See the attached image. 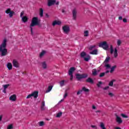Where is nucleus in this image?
Segmentation results:
<instances>
[{
  "label": "nucleus",
  "mask_w": 129,
  "mask_h": 129,
  "mask_svg": "<svg viewBox=\"0 0 129 129\" xmlns=\"http://www.w3.org/2000/svg\"><path fill=\"white\" fill-rule=\"evenodd\" d=\"M7 42H8L7 38H4L2 43L0 44V55L1 56H7L8 55Z\"/></svg>",
  "instance_id": "1"
},
{
  "label": "nucleus",
  "mask_w": 129,
  "mask_h": 129,
  "mask_svg": "<svg viewBox=\"0 0 129 129\" xmlns=\"http://www.w3.org/2000/svg\"><path fill=\"white\" fill-rule=\"evenodd\" d=\"M39 24H40L39 18L36 17H33L32 19L31 24L30 25L31 34H33V27H35V26H37V25H39Z\"/></svg>",
  "instance_id": "2"
},
{
  "label": "nucleus",
  "mask_w": 129,
  "mask_h": 129,
  "mask_svg": "<svg viewBox=\"0 0 129 129\" xmlns=\"http://www.w3.org/2000/svg\"><path fill=\"white\" fill-rule=\"evenodd\" d=\"M110 51L111 54L114 57V58H117L118 53H117V49H116V48H113V46H112V45H110Z\"/></svg>",
  "instance_id": "3"
},
{
  "label": "nucleus",
  "mask_w": 129,
  "mask_h": 129,
  "mask_svg": "<svg viewBox=\"0 0 129 129\" xmlns=\"http://www.w3.org/2000/svg\"><path fill=\"white\" fill-rule=\"evenodd\" d=\"M25 12L22 11L20 13V18H21V21L23 23H27L29 21V18L27 16H24Z\"/></svg>",
  "instance_id": "4"
},
{
  "label": "nucleus",
  "mask_w": 129,
  "mask_h": 129,
  "mask_svg": "<svg viewBox=\"0 0 129 129\" xmlns=\"http://www.w3.org/2000/svg\"><path fill=\"white\" fill-rule=\"evenodd\" d=\"M81 57L84 58L85 61H86L87 62L91 59L90 55H89V54H86V53L84 52L81 53Z\"/></svg>",
  "instance_id": "5"
},
{
  "label": "nucleus",
  "mask_w": 129,
  "mask_h": 129,
  "mask_svg": "<svg viewBox=\"0 0 129 129\" xmlns=\"http://www.w3.org/2000/svg\"><path fill=\"white\" fill-rule=\"evenodd\" d=\"M38 94H39V92L34 91L32 92L31 94L28 95L26 97V99H28L29 98H32V97H34V98H37V97H38Z\"/></svg>",
  "instance_id": "6"
},
{
  "label": "nucleus",
  "mask_w": 129,
  "mask_h": 129,
  "mask_svg": "<svg viewBox=\"0 0 129 129\" xmlns=\"http://www.w3.org/2000/svg\"><path fill=\"white\" fill-rule=\"evenodd\" d=\"M99 47L103 48L104 50H107L108 49V44L106 41H103L99 43Z\"/></svg>",
  "instance_id": "7"
},
{
  "label": "nucleus",
  "mask_w": 129,
  "mask_h": 129,
  "mask_svg": "<svg viewBox=\"0 0 129 129\" xmlns=\"http://www.w3.org/2000/svg\"><path fill=\"white\" fill-rule=\"evenodd\" d=\"M88 75L87 74H76V78L78 80H80V79H82L83 78H86Z\"/></svg>",
  "instance_id": "8"
},
{
  "label": "nucleus",
  "mask_w": 129,
  "mask_h": 129,
  "mask_svg": "<svg viewBox=\"0 0 129 129\" xmlns=\"http://www.w3.org/2000/svg\"><path fill=\"white\" fill-rule=\"evenodd\" d=\"M6 14L8 15L10 18H12L15 15V12L12 11L11 9H8L5 11Z\"/></svg>",
  "instance_id": "9"
},
{
  "label": "nucleus",
  "mask_w": 129,
  "mask_h": 129,
  "mask_svg": "<svg viewBox=\"0 0 129 129\" xmlns=\"http://www.w3.org/2000/svg\"><path fill=\"white\" fill-rule=\"evenodd\" d=\"M75 71V68H71L69 71V75L70 76V80H73V72Z\"/></svg>",
  "instance_id": "10"
},
{
  "label": "nucleus",
  "mask_w": 129,
  "mask_h": 129,
  "mask_svg": "<svg viewBox=\"0 0 129 129\" xmlns=\"http://www.w3.org/2000/svg\"><path fill=\"white\" fill-rule=\"evenodd\" d=\"M62 30L64 34H69L70 32V27L68 25H65L62 27Z\"/></svg>",
  "instance_id": "11"
},
{
  "label": "nucleus",
  "mask_w": 129,
  "mask_h": 129,
  "mask_svg": "<svg viewBox=\"0 0 129 129\" xmlns=\"http://www.w3.org/2000/svg\"><path fill=\"white\" fill-rule=\"evenodd\" d=\"M105 67H106V69L107 70L108 69H111L110 71V73H112L114 71V69H115V68H116V66H114L112 67L110 69V66L108 64H105Z\"/></svg>",
  "instance_id": "12"
},
{
  "label": "nucleus",
  "mask_w": 129,
  "mask_h": 129,
  "mask_svg": "<svg viewBox=\"0 0 129 129\" xmlns=\"http://www.w3.org/2000/svg\"><path fill=\"white\" fill-rule=\"evenodd\" d=\"M9 100L11 101V102H15V101H17V95L13 94L10 96Z\"/></svg>",
  "instance_id": "13"
},
{
  "label": "nucleus",
  "mask_w": 129,
  "mask_h": 129,
  "mask_svg": "<svg viewBox=\"0 0 129 129\" xmlns=\"http://www.w3.org/2000/svg\"><path fill=\"white\" fill-rule=\"evenodd\" d=\"M116 121L118 124L122 123V119L117 115H116Z\"/></svg>",
  "instance_id": "14"
},
{
  "label": "nucleus",
  "mask_w": 129,
  "mask_h": 129,
  "mask_svg": "<svg viewBox=\"0 0 129 129\" xmlns=\"http://www.w3.org/2000/svg\"><path fill=\"white\" fill-rule=\"evenodd\" d=\"M13 64L16 68H19L20 67V64L16 59H14L13 61Z\"/></svg>",
  "instance_id": "15"
},
{
  "label": "nucleus",
  "mask_w": 129,
  "mask_h": 129,
  "mask_svg": "<svg viewBox=\"0 0 129 129\" xmlns=\"http://www.w3.org/2000/svg\"><path fill=\"white\" fill-rule=\"evenodd\" d=\"M77 18V10L74 9L73 10V20H76Z\"/></svg>",
  "instance_id": "16"
},
{
  "label": "nucleus",
  "mask_w": 129,
  "mask_h": 129,
  "mask_svg": "<svg viewBox=\"0 0 129 129\" xmlns=\"http://www.w3.org/2000/svg\"><path fill=\"white\" fill-rule=\"evenodd\" d=\"M55 3H56L55 0H48V6L51 7V6H53V5H55Z\"/></svg>",
  "instance_id": "17"
},
{
  "label": "nucleus",
  "mask_w": 129,
  "mask_h": 129,
  "mask_svg": "<svg viewBox=\"0 0 129 129\" xmlns=\"http://www.w3.org/2000/svg\"><path fill=\"white\" fill-rule=\"evenodd\" d=\"M41 110H45L46 109V105L45 104V101H42L41 102Z\"/></svg>",
  "instance_id": "18"
},
{
  "label": "nucleus",
  "mask_w": 129,
  "mask_h": 129,
  "mask_svg": "<svg viewBox=\"0 0 129 129\" xmlns=\"http://www.w3.org/2000/svg\"><path fill=\"white\" fill-rule=\"evenodd\" d=\"M99 126L101 129H107L106 127H105V124L102 122H100Z\"/></svg>",
  "instance_id": "19"
},
{
  "label": "nucleus",
  "mask_w": 129,
  "mask_h": 129,
  "mask_svg": "<svg viewBox=\"0 0 129 129\" xmlns=\"http://www.w3.org/2000/svg\"><path fill=\"white\" fill-rule=\"evenodd\" d=\"M61 21L60 20H55L52 22V26H56V25H61Z\"/></svg>",
  "instance_id": "20"
},
{
  "label": "nucleus",
  "mask_w": 129,
  "mask_h": 129,
  "mask_svg": "<svg viewBox=\"0 0 129 129\" xmlns=\"http://www.w3.org/2000/svg\"><path fill=\"white\" fill-rule=\"evenodd\" d=\"M92 75H93V76H96V75H97V73L99 72V71H97L96 70V69H93L92 71Z\"/></svg>",
  "instance_id": "21"
},
{
  "label": "nucleus",
  "mask_w": 129,
  "mask_h": 129,
  "mask_svg": "<svg viewBox=\"0 0 129 129\" xmlns=\"http://www.w3.org/2000/svg\"><path fill=\"white\" fill-rule=\"evenodd\" d=\"M46 53H47V52L46 51L42 50L39 55L40 58H42V57H44V56H45V55H46Z\"/></svg>",
  "instance_id": "22"
},
{
  "label": "nucleus",
  "mask_w": 129,
  "mask_h": 129,
  "mask_svg": "<svg viewBox=\"0 0 129 129\" xmlns=\"http://www.w3.org/2000/svg\"><path fill=\"white\" fill-rule=\"evenodd\" d=\"M7 68H8L9 70H12L13 69V64L11 62H9L7 64Z\"/></svg>",
  "instance_id": "23"
},
{
  "label": "nucleus",
  "mask_w": 129,
  "mask_h": 129,
  "mask_svg": "<svg viewBox=\"0 0 129 129\" xmlns=\"http://www.w3.org/2000/svg\"><path fill=\"white\" fill-rule=\"evenodd\" d=\"M39 15L40 17H43V16H44V10L42 8L39 9Z\"/></svg>",
  "instance_id": "24"
},
{
  "label": "nucleus",
  "mask_w": 129,
  "mask_h": 129,
  "mask_svg": "<svg viewBox=\"0 0 129 129\" xmlns=\"http://www.w3.org/2000/svg\"><path fill=\"white\" fill-rule=\"evenodd\" d=\"M89 36V31L88 30L84 31V37H88Z\"/></svg>",
  "instance_id": "25"
},
{
  "label": "nucleus",
  "mask_w": 129,
  "mask_h": 129,
  "mask_svg": "<svg viewBox=\"0 0 129 129\" xmlns=\"http://www.w3.org/2000/svg\"><path fill=\"white\" fill-rule=\"evenodd\" d=\"M98 50L97 49H95L93 50L92 51H91L90 52V54H91L92 55H97Z\"/></svg>",
  "instance_id": "26"
},
{
  "label": "nucleus",
  "mask_w": 129,
  "mask_h": 129,
  "mask_svg": "<svg viewBox=\"0 0 129 129\" xmlns=\"http://www.w3.org/2000/svg\"><path fill=\"white\" fill-rule=\"evenodd\" d=\"M52 88H53V86H49L47 90L46 91V93L50 92L52 90Z\"/></svg>",
  "instance_id": "27"
},
{
  "label": "nucleus",
  "mask_w": 129,
  "mask_h": 129,
  "mask_svg": "<svg viewBox=\"0 0 129 129\" xmlns=\"http://www.w3.org/2000/svg\"><path fill=\"white\" fill-rule=\"evenodd\" d=\"M82 91H84V92H89V89L86 88L85 87H83L82 88Z\"/></svg>",
  "instance_id": "28"
},
{
  "label": "nucleus",
  "mask_w": 129,
  "mask_h": 129,
  "mask_svg": "<svg viewBox=\"0 0 129 129\" xmlns=\"http://www.w3.org/2000/svg\"><path fill=\"white\" fill-rule=\"evenodd\" d=\"M42 68H44V69H46V68H47V63H46V62L45 61L42 62Z\"/></svg>",
  "instance_id": "29"
},
{
  "label": "nucleus",
  "mask_w": 129,
  "mask_h": 129,
  "mask_svg": "<svg viewBox=\"0 0 129 129\" xmlns=\"http://www.w3.org/2000/svg\"><path fill=\"white\" fill-rule=\"evenodd\" d=\"M113 82H115V80L113 79L110 81L109 86H113Z\"/></svg>",
  "instance_id": "30"
},
{
  "label": "nucleus",
  "mask_w": 129,
  "mask_h": 129,
  "mask_svg": "<svg viewBox=\"0 0 129 129\" xmlns=\"http://www.w3.org/2000/svg\"><path fill=\"white\" fill-rule=\"evenodd\" d=\"M121 43H122V41L120 39L117 40V45L120 46L121 45Z\"/></svg>",
  "instance_id": "31"
},
{
  "label": "nucleus",
  "mask_w": 129,
  "mask_h": 129,
  "mask_svg": "<svg viewBox=\"0 0 129 129\" xmlns=\"http://www.w3.org/2000/svg\"><path fill=\"white\" fill-rule=\"evenodd\" d=\"M87 82H89V83H93V80L92 79L89 78L86 80Z\"/></svg>",
  "instance_id": "32"
},
{
  "label": "nucleus",
  "mask_w": 129,
  "mask_h": 129,
  "mask_svg": "<svg viewBox=\"0 0 129 129\" xmlns=\"http://www.w3.org/2000/svg\"><path fill=\"white\" fill-rule=\"evenodd\" d=\"M109 73V70H107L105 73H102L100 75V77H103V76H104V75H105V73Z\"/></svg>",
  "instance_id": "33"
},
{
  "label": "nucleus",
  "mask_w": 129,
  "mask_h": 129,
  "mask_svg": "<svg viewBox=\"0 0 129 129\" xmlns=\"http://www.w3.org/2000/svg\"><path fill=\"white\" fill-rule=\"evenodd\" d=\"M121 116H122V117H123V118H128V116H127V115H126L125 114H123V113L121 114Z\"/></svg>",
  "instance_id": "34"
},
{
  "label": "nucleus",
  "mask_w": 129,
  "mask_h": 129,
  "mask_svg": "<svg viewBox=\"0 0 129 129\" xmlns=\"http://www.w3.org/2000/svg\"><path fill=\"white\" fill-rule=\"evenodd\" d=\"M59 84H60V86L61 87L64 86V85L65 84V81H64V80L61 81L59 82Z\"/></svg>",
  "instance_id": "35"
},
{
  "label": "nucleus",
  "mask_w": 129,
  "mask_h": 129,
  "mask_svg": "<svg viewBox=\"0 0 129 129\" xmlns=\"http://www.w3.org/2000/svg\"><path fill=\"white\" fill-rule=\"evenodd\" d=\"M13 127L14 125H13V124H10L8 125L7 129H13Z\"/></svg>",
  "instance_id": "36"
},
{
  "label": "nucleus",
  "mask_w": 129,
  "mask_h": 129,
  "mask_svg": "<svg viewBox=\"0 0 129 129\" xmlns=\"http://www.w3.org/2000/svg\"><path fill=\"white\" fill-rule=\"evenodd\" d=\"M92 109H93V110H94L95 111L96 110H97V107L96 106H95V105H93L92 106Z\"/></svg>",
  "instance_id": "37"
},
{
  "label": "nucleus",
  "mask_w": 129,
  "mask_h": 129,
  "mask_svg": "<svg viewBox=\"0 0 129 129\" xmlns=\"http://www.w3.org/2000/svg\"><path fill=\"white\" fill-rule=\"evenodd\" d=\"M39 126H43L45 124V122L44 121H40L38 122Z\"/></svg>",
  "instance_id": "38"
},
{
  "label": "nucleus",
  "mask_w": 129,
  "mask_h": 129,
  "mask_svg": "<svg viewBox=\"0 0 129 129\" xmlns=\"http://www.w3.org/2000/svg\"><path fill=\"white\" fill-rule=\"evenodd\" d=\"M109 59H110V58L109 57H107L104 62V64H105V63H107V62H108V61H109Z\"/></svg>",
  "instance_id": "39"
},
{
  "label": "nucleus",
  "mask_w": 129,
  "mask_h": 129,
  "mask_svg": "<svg viewBox=\"0 0 129 129\" xmlns=\"http://www.w3.org/2000/svg\"><path fill=\"white\" fill-rule=\"evenodd\" d=\"M62 115V112H60L56 114V117H60Z\"/></svg>",
  "instance_id": "40"
},
{
  "label": "nucleus",
  "mask_w": 129,
  "mask_h": 129,
  "mask_svg": "<svg viewBox=\"0 0 129 129\" xmlns=\"http://www.w3.org/2000/svg\"><path fill=\"white\" fill-rule=\"evenodd\" d=\"M3 86V88H4V89L6 90L8 88V87H9L10 86V85H9V84L4 85Z\"/></svg>",
  "instance_id": "41"
},
{
  "label": "nucleus",
  "mask_w": 129,
  "mask_h": 129,
  "mask_svg": "<svg viewBox=\"0 0 129 129\" xmlns=\"http://www.w3.org/2000/svg\"><path fill=\"white\" fill-rule=\"evenodd\" d=\"M82 90H79V91H78V92H77V95H80V94H81V93H82Z\"/></svg>",
  "instance_id": "42"
},
{
  "label": "nucleus",
  "mask_w": 129,
  "mask_h": 129,
  "mask_svg": "<svg viewBox=\"0 0 129 129\" xmlns=\"http://www.w3.org/2000/svg\"><path fill=\"white\" fill-rule=\"evenodd\" d=\"M108 94L110 97H113V96H114V94H113L112 92H109Z\"/></svg>",
  "instance_id": "43"
},
{
  "label": "nucleus",
  "mask_w": 129,
  "mask_h": 129,
  "mask_svg": "<svg viewBox=\"0 0 129 129\" xmlns=\"http://www.w3.org/2000/svg\"><path fill=\"white\" fill-rule=\"evenodd\" d=\"M102 84V82H99L98 84H97L98 87H100L101 86V85Z\"/></svg>",
  "instance_id": "44"
},
{
  "label": "nucleus",
  "mask_w": 129,
  "mask_h": 129,
  "mask_svg": "<svg viewBox=\"0 0 129 129\" xmlns=\"http://www.w3.org/2000/svg\"><path fill=\"white\" fill-rule=\"evenodd\" d=\"M95 47H96L95 45H91V46H90L89 49L90 50H92L94 48H95Z\"/></svg>",
  "instance_id": "45"
},
{
  "label": "nucleus",
  "mask_w": 129,
  "mask_h": 129,
  "mask_svg": "<svg viewBox=\"0 0 129 129\" xmlns=\"http://www.w3.org/2000/svg\"><path fill=\"white\" fill-rule=\"evenodd\" d=\"M91 127H92V128L97 129V126H96L95 125H92Z\"/></svg>",
  "instance_id": "46"
},
{
  "label": "nucleus",
  "mask_w": 129,
  "mask_h": 129,
  "mask_svg": "<svg viewBox=\"0 0 129 129\" xmlns=\"http://www.w3.org/2000/svg\"><path fill=\"white\" fill-rule=\"evenodd\" d=\"M108 88H109V87L108 86H107L106 87H105L104 88H103L104 90H107V89H108Z\"/></svg>",
  "instance_id": "47"
},
{
  "label": "nucleus",
  "mask_w": 129,
  "mask_h": 129,
  "mask_svg": "<svg viewBox=\"0 0 129 129\" xmlns=\"http://www.w3.org/2000/svg\"><path fill=\"white\" fill-rule=\"evenodd\" d=\"M68 96V94L67 93H65L64 95H63V98H66L67 96Z\"/></svg>",
  "instance_id": "48"
},
{
  "label": "nucleus",
  "mask_w": 129,
  "mask_h": 129,
  "mask_svg": "<svg viewBox=\"0 0 129 129\" xmlns=\"http://www.w3.org/2000/svg\"><path fill=\"white\" fill-rule=\"evenodd\" d=\"M118 20H119V21H121V20H122V17H121V16L119 17Z\"/></svg>",
  "instance_id": "49"
},
{
  "label": "nucleus",
  "mask_w": 129,
  "mask_h": 129,
  "mask_svg": "<svg viewBox=\"0 0 129 129\" xmlns=\"http://www.w3.org/2000/svg\"><path fill=\"white\" fill-rule=\"evenodd\" d=\"M123 23H126V22H127L126 19H123Z\"/></svg>",
  "instance_id": "50"
},
{
  "label": "nucleus",
  "mask_w": 129,
  "mask_h": 129,
  "mask_svg": "<svg viewBox=\"0 0 129 129\" xmlns=\"http://www.w3.org/2000/svg\"><path fill=\"white\" fill-rule=\"evenodd\" d=\"M95 111L96 112V113L100 112V110H96Z\"/></svg>",
  "instance_id": "51"
},
{
  "label": "nucleus",
  "mask_w": 129,
  "mask_h": 129,
  "mask_svg": "<svg viewBox=\"0 0 129 129\" xmlns=\"http://www.w3.org/2000/svg\"><path fill=\"white\" fill-rule=\"evenodd\" d=\"M3 119V115H0V121L2 120Z\"/></svg>",
  "instance_id": "52"
},
{
  "label": "nucleus",
  "mask_w": 129,
  "mask_h": 129,
  "mask_svg": "<svg viewBox=\"0 0 129 129\" xmlns=\"http://www.w3.org/2000/svg\"><path fill=\"white\" fill-rule=\"evenodd\" d=\"M54 4H55V5H59V2H55V3H54Z\"/></svg>",
  "instance_id": "53"
},
{
  "label": "nucleus",
  "mask_w": 129,
  "mask_h": 129,
  "mask_svg": "<svg viewBox=\"0 0 129 129\" xmlns=\"http://www.w3.org/2000/svg\"><path fill=\"white\" fill-rule=\"evenodd\" d=\"M3 92L4 93H7V91H6V89H4V90L3 91Z\"/></svg>",
  "instance_id": "54"
},
{
  "label": "nucleus",
  "mask_w": 129,
  "mask_h": 129,
  "mask_svg": "<svg viewBox=\"0 0 129 129\" xmlns=\"http://www.w3.org/2000/svg\"><path fill=\"white\" fill-rule=\"evenodd\" d=\"M45 17H46V18H49V15L46 14Z\"/></svg>",
  "instance_id": "55"
},
{
  "label": "nucleus",
  "mask_w": 129,
  "mask_h": 129,
  "mask_svg": "<svg viewBox=\"0 0 129 129\" xmlns=\"http://www.w3.org/2000/svg\"><path fill=\"white\" fill-rule=\"evenodd\" d=\"M64 100L62 99L60 101H59V103H61V102H62V101H63Z\"/></svg>",
  "instance_id": "56"
},
{
  "label": "nucleus",
  "mask_w": 129,
  "mask_h": 129,
  "mask_svg": "<svg viewBox=\"0 0 129 129\" xmlns=\"http://www.w3.org/2000/svg\"><path fill=\"white\" fill-rule=\"evenodd\" d=\"M62 13H65V11L64 10H62Z\"/></svg>",
  "instance_id": "57"
}]
</instances>
